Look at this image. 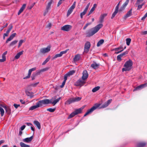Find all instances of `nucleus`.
Returning <instances> with one entry per match:
<instances>
[{"mask_svg": "<svg viewBox=\"0 0 147 147\" xmlns=\"http://www.w3.org/2000/svg\"><path fill=\"white\" fill-rule=\"evenodd\" d=\"M55 108L52 109L51 108L48 109H47V110L48 111H49L50 112H54L55 110Z\"/></svg>", "mask_w": 147, "mask_h": 147, "instance_id": "42", "label": "nucleus"}, {"mask_svg": "<svg viewBox=\"0 0 147 147\" xmlns=\"http://www.w3.org/2000/svg\"><path fill=\"white\" fill-rule=\"evenodd\" d=\"M91 24V22H89L86 24L85 25L83 29L85 30L88 25H90Z\"/></svg>", "mask_w": 147, "mask_h": 147, "instance_id": "49", "label": "nucleus"}, {"mask_svg": "<svg viewBox=\"0 0 147 147\" xmlns=\"http://www.w3.org/2000/svg\"><path fill=\"white\" fill-rule=\"evenodd\" d=\"M36 67H35L33 68H32L31 69H30L28 71V75L27 76H26L23 79H28L30 78L32 72V71H34L36 70Z\"/></svg>", "mask_w": 147, "mask_h": 147, "instance_id": "9", "label": "nucleus"}, {"mask_svg": "<svg viewBox=\"0 0 147 147\" xmlns=\"http://www.w3.org/2000/svg\"><path fill=\"white\" fill-rule=\"evenodd\" d=\"M146 145L145 142H141L138 143L137 144V147H143Z\"/></svg>", "mask_w": 147, "mask_h": 147, "instance_id": "25", "label": "nucleus"}, {"mask_svg": "<svg viewBox=\"0 0 147 147\" xmlns=\"http://www.w3.org/2000/svg\"><path fill=\"white\" fill-rule=\"evenodd\" d=\"M141 34L142 35H146L147 34V31L142 32H141Z\"/></svg>", "mask_w": 147, "mask_h": 147, "instance_id": "59", "label": "nucleus"}, {"mask_svg": "<svg viewBox=\"0 0 147 147\" xmlns=\"http://www.w3.org/2000/svg\"><path fill=\"white\" fill-rule=\"evenodd\" d=\"M86 83V81L82 78L79 79L75 83L76 86H83Z\"/></svg>", "mask_w": 147, "mask_h": 147, "instance_id": "5", "label": "nucleus"}, {"mask_svg": "<svg viewBox=\"0 0 147 147\" xmlns=\"http://www.w3.org/2000/svg\"><path fill=\"white\" fill-rule=\"evenodd\" d=\"M53 1L52 0H50L49 2L48 3L47 7L46 8H47V9H50L51 8V6L53 3Z\"/></svg>", "mask_w": 147, "mask_h": 147, "instance_id": "28", "label": "nucleus"}, {"mask_svg": "<svg viewBox=\"0 0 147 147\" xmlns=\"http://www.w3.org/2000/svg\"><path fill=\"white\" fill-rule=\"evenodd\" d=\"M123 47L122 46H120L119 47L116 48L112 50V51H119L118 52H115V53L117 54L123 51Z\"/></svg>", "mask_w": 147, "mask_h": 147, "instance_id": "11", "label": "nucleus"}, {"mask_svg": "<svg viewBox=\"0 0 147 147\" xmlns=\"http://www.w3.org/2000/svg\"><path fill=\"white\" fill-rule=\"evenodd\" d=\"M128 53V51H126L125 52L121 54H120V55L121 56V57H122L123 56L127 54Z\"/></svg>", "mask_w": 147, "mask_h": 147, "instance_id": "57", "label": "nucleus"}, {"mask_svg": "<svg viewBox=\"0 0 147 147\" xmlns=\"http://www.w3.org/2000/svg\"><path fill=\"white\" fill-rule=\"evenodd\" d=\"M85 107V106H83L81 108L78 109H76L75 111H74V112L75 113L76 115L81 113L82 110Z\"/></svg>", "mask_w": 147, "mask_h": 147, "instance_id": "18", "label": "nucleus"}, {"mask_svg": "<svg viewBox=\"0 0 147 147\" xmlns=\"http://www.w3.org/2000/svg\"><path fill=\"white\" fill-rule=\"evenodd\" d=\"M129 0H126L125 2L123 4L122 6L119 9V11H121L124 9L126 6L128 4Z\"/></svg>", "mask_w": 147, "mask_h": 147, "instance_id": "12", "label": "nucleus"}, {"mask_svg": "<svg viewBox=\"0 0 147 147\" xmlns=\"http://www.w3.org/2000/svg\"><path fill=\"white\" fill-rule=\"evenodd\" d=\"M102 26V24H99L94 28L87 31L86 33V36L89 37L92 36L96 33Z\"/></svg>", "mask_w": 147, "mask_h": 147, "instance_id": "1", "label": "nucleus"}, {"mask_svg": "<svg viewBox=\"0 0 147 147\" xmlns=\"http://www.w3.org/2000/svg\"><path fill=\"white\" fill-rule=\"evenodd\" d=\"M18 42V41L17 40H14L10 44L9 46L12 47L13 46L17 43Z\"/></svg>", "mask_w": 147, "mask_h": 147, "instance_id": "33", "label": "nucleus"}, {"mask_svg": "<svg viewBox=\"0 0 147 147\" xmlns=\"http://www.w3.org/2000/svg\"><path fill=\"white\" fill-rule=\"evenodd\" d=\"M146 84H142L140 86H139L136 87V88H135L134 90V91H135L137 90H140V89L143 88V87H144L145 86H146Z\"/></svg>", "mask_w": 147, "mask_h": 147, "instance_id": "21", "label": "nucleus"}, {"mask_svg": "<svg viewBox=\"0 0 147 147\" xmlns=\"http://www.w3.org/2000/svg\"><path fill=\"white\" fill-rule=\"evenodd\" d=\"M6 60L5 56L2 54V59H0V62H3Z\"/></svg>", "mask_w": 147, "mask_h": 147, "instance_id": "40", "label": "nucleus"}, {"mask_svg": "<svg viewBox=\"0 0 147 147\" xmlns=\"http://www.w3.org/2000/svg\"><path fill=\"white\" fill-rule=\"evenodd\" d=\"M52 103V99L49 100L48 99H45L44 100L39 101L37 103V107L45 106V105Z\"/></svg>", "mask_w": 147, "mask_h": 147, "instance_id": "3", "label": "nucleus"}, {"mask_svg": "<svg viewBox=\"0 0 147 147\" xmlns=\"http://www.w3.org/2000/svg\"><path fill=\"white\" fill-rule=\"evenodd\" d=\"M144 3H142L141 5L138 4L137 9L139 10L142 7V6L144 5Z\"/></svg>", "mask_w": 147, "mask_h": 147, "instance_id": "53", "label": "nucleus"}, {"mask_svg": "<svg viewBox=\"0 0 147 147\" xmlns=\"http://www.w3.org/2000/svg\"><path fill=\"white\" fill-rule=\"evenodd\" d=\"M118 11H119L118 10H117V9H115V11L113 13L112 16H111V19L115 17V16L116 15L117 13H118Z\"/></svg>", "mask_w": 147, "mask_h": 147, "instance_id": "29", "label": "nucleus"}, {"mask_svg": "<svg viewBox=\"0 0 147 147\" xmlns=\"http://www.w3.org/2000/svg\"><path fill=\"white\" fill-rule=\"evenodd\" d=\"M37 128L39 129H40L41 128L40 125V123L37 121Z\"/></svg>", "mask_w": 147, "mask_h": 147, "instance_id": "61", "label": "nucleus"}, {"mask_svg": "<svg viewBox=\"0 0 147 147\" xmlns=\"http://www.w3.org/2000/svg\"><path fill=\"white\" fill-rule=\"evenodd\" d=\"M133 62L131 59L127 61L123 65L124 68L122 69L123 72L130 70L132 68Z\"/></svg>", "mask_w": 147, "mask_h": 147, "instance_id": "2", "label": "nucleus"}, {"mask_svg": "<svg viewBox=\"0 0 147 147\" xmlns=\"http://www.w3.org/2000/svg\"><path fill=\"white\" fill-rule=\"evenodd\" d=\"M13 106L16 109H17L20 106V105L15 104L13 105Z\"/></svg>", "mask_w": 147, "mask_h": 147, "instance_id": "64", "label": "nucleus"}, {"mask_svg": "<svg viewBox=\"0 0 147 147\" xmlns=\"http://www.w3.org/2000/svg\"><path fill=\"white\" fill-rule=\"evenodd\" d=\"M33 138V136H32L29 138H27L23 140V141L26 142H31Z\"/></svg>", "mask_w": 147, "mask_h": 147, "instance_id": "19", "label": "nucleus"}, {"mask_svg": "<svg viewBox=\"0 0 147 147\" xmlns=\"http://www.w3.org/2000/svg\"><path fill=\"white\" fill-rule=\"evenodd\" d=\"M16 35V33H14L11 34L9 36V37L7 39L6 41V43H7L9 41H10Z\"/></svg>", "mask_w": 147, "mask_h": 147, "instance_id": "17", "label": "nucleus"}, {"mask_svg": "<svg viewBox=\"0 0 147 147\" xmlns=\"http://www.w3.org/2000/svg\"><path fill=\"white\" fill-rule=\"evenodd\" d=\"M90 47V44L89 42H87L85 45L84 48V52L87 53L89 51Z\"/></svg>", "mask_w": 147, "mask_h": 147, "instance_id": "8", "label": "nucleus"}, {"mask_svg": "<svg viewBox=\"0 0 147 147\" xmlns=\"http://www.w3.org/2000/svg\"><path fill=\"white\" fill-rule=\"evenodd\" d=\"M82 98L81 97H77L75 98H71L68 100L66 103L69 104L76 102H78Z\"/></svg>", "mask_w": 147, "mask_h": 147, "instance_id": "4", "label": "nucleus"}, {"mask_svg": "<svg viewBox=\"0 0 147 147\" xmlns=\"http://www.w3.org/2000/svg\"><path fill=\"white\" fill-rule=\"evenodd\" d=\"M36 4L35 2H34L33 3H32L31 5H30L28 7V9H31Z\"/></svg>", "mask_w": 147, "mask_h": 147, "instance_id": "50", "label": "nucleus"}, {"mask_svg": "<svg viewBox=\"0 0 147 147\" xmlns=\"http://www.w3.org/2000/svg\"><path fill=\"white\" fill-rule=\"evenodd\" d=\"M2 107L5 109L6 112L8 115H9L11 113V109L9 107H7L5 106H3L2 105H0Z\"/></svg>", "mask_w": 147, "mask_h": 147, "instance_id": "14", "label": "nucleus"}, {"mask_svg": "<svg viewBox=\"0 0 147 147\" xmlns=\"http://www.w3.org/2000/svg\"><path fill=\"white\" fill-rule=\"evenodd\" d=\"M121 57H122L120 55H118L117 57V60L119 61H121Z\"/></svg>", "mask_w": 147, "mask_h": 147, "instance_id": "51", "label": "nucleus"}, {"mask_svg": "<svg viewBox=\"0 0 147 147\" xmlns=\"http://www.w3.org/2000/svg\"><path fill=\"white\" fill-rule=\"evenodd\" d=\"M9 28L7 30L10 32L13 28V26L12 24H11L9 25Z\"/></svg>", "mask_w": 147, "mask_h": 147, "instance_id": "56", "label": "nucleus"}, {"mask_svg": "<svg viewBox=\"0 0 147 147\" xmlns=\"http://www.w3.org/2000/svg\"><path fill=\"white\" fill-rule=\"evenodd\" d=\"M65 0H60L58 3L57 6H59Z\"/></svg>", "mask_w": 147, "mask_h": 147, "instance_id": "58", "label": "nucleus"}, {"mask_svg": "<svg viewBox=\"0 0 147 147\" xmlns=\"http://www.w3.org/2000/svg\"><path fill=\"white\" fill-rule=\"evenodd\" d=\"M20 145L21 147H30V146L27 145L22 142L20 143Z\"/></svg>", "mask_w": 147, "mask_h": 147, "instance_id": "34", "label": "nucleus"}, {"mask_svg": "<svg viewBox=\"0 0 147 147\" xmlns=\"http://www.w3.org/2000/svg\"><path fill=\"white\" fill-rule=\"evenodd\" d=\"M132 15L131 9L125 15V18H127L130 16Z\"/></svg>", "mask_w": 147, "mask_h": 147, "instance_id": "27", "label": "nucleus"}, {"mask_svg": "<svg viewBox=\"0 0 147 147\" xmlns=\"http://www.w3.org/2000/svg\"><path fill=\"white\" fill-rule=\"evenodd\" d=\"M37 74V73L33 74L31 76L32 80H33L35 79Z\"/></svg>", "mask_w": 147, "mask_h": 147, "instance_id": "47", "label": "nucleus"}, {"mask_svg": "<svg viewBox=\"0 0 147 147\" xmlns=\"http://www.w3.org/2000/svg\"><path fill=\"white\" fill-rule=\"evenodd\" d=\"M82 75V78L85 80L88 77V75L87 71L86 70H84L83 72Z\"/></svg>", "mask_w": 147, "mask_h": 147, "instance_id": "13", "label": "nucleus"}, {"mask_svg": "<svg viewBox=\"0 0 147 147\" xmlns=\"http://www.w3.org/2000/svg\"><path fill=\"white\" fill-rule=\"evenodd\" d=\"M87 10H86L84 9V10L82 12H81L80 14V16L81 17V18L82 19L83 18V16L86 13Z\"/></svg>", "mask_w": 147, "mask_h": 147, "instance_id": "31", "label": "nucleus"}, {"mask_svg": "<svg viewBox=\"0 0 147 147\" xmlns=\"http://www.w3.org/2000/svg\"><path fill=\"white\" fill-rule=\"evenodd\" d=\"M75 8L74 7L72 6H71L70 8L68 9L67 13V16H69L70 14L72 13V11H73L74 9Z\"/></svg>", "mask_w": 147, "mask_h": 147, "instance_id": "23", "label": "nucleus"}, {"mask_svg": "<svg viewBox=\"0 0 147 147\" xmlns=\"http://www.w3.org/2000/svg\"><path fill=\"white\" fill-rule=\"evenodd\" d=\"M107 13H104L101 15L100 19V22H102L103 21L104 18L107 16Z\"/></svg>", "mask_w": 147, "mask_h": 147, "instance_id": "22", "label": "nucleus"}, {"mask_svg": "<svg viewBox=\"0 0 147 147\" xmlns=\"http://www.w3.org/2000/svg\"><path fill=\"white\" fill-rule=\"evenodd\" d=\"M50 56H49L42 63V65H45L50 60Z\"/></svg>", "mask_w": 147, "mask_h": 147, "instance_id": "30", "label": "nucleus"}, {"mask_svg": "<svg viewBox=\"0 0 147 147\" xmlns=\"http://www.w3.org/2000/svg\"><path fill=\"white\" fill-rule=\"evenodd\" d=\"M72 26L70 25H67L64 26L61 28L62 30L68 32L69 31L71 28Z\"/></svg>", "mask_w": 147, "mask_h": 147, "instance_id": "6", "label": "nucleus"}, {"mask_svg": "<svg viewBox=\"0 0 147 147\" xmlns=\"http://www.w3.org/2000/svg\"><path fill=\"white\" fill-rule=\"evenodd\" d=\"M68 50H69L68 49H67L64 51H61V52H60V53L61 55L62 56L63 54L66 53L67 52V51H68Z\"/></svg>", "mask_w": 147, "mask_h": 147, "instance_id": "52", "label": "nucleus"}, {"mask_svg": "<svg viewBox=\"0 0 147 147\" xmlns=\"http://www.w3.org/2000/svg\"><path fill=\"white\" fill-rule=\"evenodd\" d=\"M68 76H69L68 75H67V74L64 76V81L66 82V80H67V77Z\"/></svg>", "mask_w": 147, "mask_h": 147, "instance_id": "60", "label": "nucleus"}, {"mask_svg": "<svg viewBox=\"0 0 147 147\" xmlns=\"http://www.w3.org/2000/svg\"><path fill=\"white\" fill-rule=\"evenodd\" d=\"M98 106H93L90 109L88 110L87 112L84 115V117L86 116L87 115L91 113L94 111L97 108H98Z\"/></svg>", "mask_w": 147, "mask_h": 147, "instance_id": "7", "label": "nucleus"}, {"mask_svg": "<svg viewBox=\"0 0 147 147\" xmlns=\"http://www.w3.org/2000/svg\"><path fill=\"white\" fill-rule=\"evenodd\" d=\"M80 55H76L74 58V61L75 62L78 61L80 59Z\"/></svg>", "mask_w": 147, "mask_h": 147, "instance_id": "26", "label": "nucleus"}, {"mask_svg": "<svg viewBox=\"0 0 147 147\" xmlns=\"http://www.w3.org/2000/svg\"><path fill=\"white\" fill-rule=\"evenodd\" d=\"M104 42V40L103 39H101L97 43V46L98 47L100 46Z\"/></svg>", "mask_w": 147, "mask_h": 147, "instance_id": "32", "label": "nucleus"}, {"mask_svg": "<svg viewBox=\"0 0 147 147\" xmlns=\"http://www.w3.org/2000/svg\"><path fill=\"white\" fill-rule=\"evenodd\" d=\"M76 115L74 111L71 113L68 117L67 119H69L73 117L74 116Z\"/></svg>", "mask_w": 147, "mask_h": 147, "instance_id": "35", "label": "nucleus"}, {"mask_svg": "<svg viewBox=\"0 0 147 147\" xmlns=\"http://www.w3.org/2000/svg\"><path fill=\"white\" fill-rule=\"evenodd\" d=\"M61 98H58V99H56L55 100L53 101V102L52 101V103L54 105H55L59 101L60 99Z\"/></svg>", "mask_w": 147, "mask_h": 147, "instance_id": "36", "label": "nucleus"}, {"mask_svg": "<svg viewBox=\"0 0 147 147\" xmlns=\"http://www.w3.org/2000/svg\"><path fill=\"white\" fill-rule=\"evenodd\" d=\"M112 99L109 100L107 102H106L104 104L102 105V107L104 108L107 107L112 102Z\"/></svg>", "mask_w": 147, "mask_h": 147, "instance_id": "15", "label": "nucleus"}, {"mask_svg": "<svg viewBox=\"0 0 147 147\" xmlns=\"http://www.w3.org/2000/svg\"><path fill=\"white\" fill-rule=\"evenodd\" d=\"M26 5L25 4H23L18 12V15H20V13L23 12L24 9H25Z\"/></svg>", "mask_w": 147, "mask_h": 147, "instance_id": "20", "label": "nucleus"}, {"mask_svg": "<svg viewBox=\"0 0 147 147\" xmlns=\"http://www.w3.org/2000/svg\"><path fill=\"white\" fill-rule=\"evenodd\" d=\"M144 1V0H137L136 3V4H140L141 3Z\"/></svg>", "mask_w": 147, "mask_h": 147, "instance_id": "54", "label": "nucleus"}, {"mask_svg": "<svg viewBox=\"0 0 147 147\" xmlns=\"http://www.w3.org/2000/svg\"><path fill=\"white\" fill-rule=\"evenodd\" d=\"M90 3H88V4H87V5L86 8H85V9L86 10H88V8L89 7L90 5Z\"/></svg>", "mask_w": 147, "mask_h": 147, "instance_id": "62", "label": "nucleus"}, {"mask_svg": "<svg viewBox=\"0 0 147 147\" xmlns=\"http://www.w3.org/2000/svg\"><path fill=\"white\" fill-rule=\"evenodd\" d=\"M23 51H22L17 53L15 57V58L18 59L19 58L20 55L23 54Z\"/></svg>", "mask_w": 147, "mask_h": 147, "instance_id": "24", "label": "nucleus"}, {"mask_svg": "<svg viewBox=\"0 0 147 147\" xmlns=\"http://www.w3.org/2000/svg\"><path fill=\"white\" fill-rule=\"evenodd\" d=\"M99 66V64L94 62L91 65V67L94 69L98 68Z\"/></svg>", "mask_w": 147, "mask_h": 147, "instance_id": "16", "label": "nucleus"}, {"mask_svg": "<svg viewBox=\"0 0 147 147\" xmlns=\"http://www.w3.org/2000/svg\"><path fill=\"white\" fill-rule=\"evenodd\" d=\"M75 70H72L70 71L69 72H68L67 74V75H68V76H69L72 75L74 73H75Z\"/></svg>", "mask_w": 147, "mask_h": 147, "instance_id": "39", "label": "nucleus"}, {"mask_svg": "<svg viewBox=\"0 0 147 147\" xmlns=\"http://www.w3.org/2000/svg\"><path fill=\"white\" fill-rule=\"evenodd\" d=\"M100 88V87L99 86L96 87L92 89V91L93 92H95L98 90Z\"/></svg>", "mask_w": 147, "mask_h": 147, "instance_id": "37", "label": "nucleus"}, {"mask_svg": "<svg viewBox=\"0 0 147 147\" xmlns=\"http://www.w3.org/2000/svg\"><path fill=\"white\" fill-rule=\"evenodd\" d=\"M0 112L1 114V116L2 117L4 115V111L3 108L0 107Z\"/></svg>", "mask_w": 147, "mask_h": 147, "instance_id": "38", "label": "nucleus"}, {"mask_svg": "<svg viewBox=\"0 0 147 147\" xmlns=\"http://www.w3.org/2000/svg\"><path fill=\"white\" fill-rule=\"evenodd\" d=\"M51 23H49L48 24L47 26V28H48L50 29L51 27Z\"/></svg>", "mask_w": 147, "mask_h": 147, "instance_id": "63", "label": "nucleus"}, {"mask_svg": "<svg viewBox=\"0 0 147 147\" xmlns=\"http://www.w3.org/2000/svg\"><path fill=\"white\" fill-rule=\"evenodd\" d=\"M49 69L48 68L46 67L43 69H41L39 72V73H40L42 72H44L47 70Z\"/></svg>", "mask_w": 147, "mask_h": 147, "instance_id": "48", "label": "nucleus"}, {"mask_svg": "<svg viewBox=\"0 0 147 147\" xmlns=\"http://www.w3.org/2000/svg\"><path fill=\"white\" fill-rule=\"evenodd\" d=\"M126 43L127 45H129L131 41V39L130 38H128L126 40Z\"/></svg>", "mask_w": 147, "mask_h": 147, "instance_id": "44", "label": "nucleus"}, {"mask_svg": "<svg viewBox=\"0 0 147 147\" xmlns=\"http://www.w3.org/2000/svg\"><path fill=\"white\" fill-rule=\"evenodd\" d=\"M37 108V105L30 107L29 108V110H32L34 109H36Z\"/></svg>", "mask_w": 147, "mask_h": 147, "instance_id": "45", "label": "nucleus"}, {"mask_svg": "<svg viewBox=\"0 0 147 147\" xmlns=\"http://www.w3.org/2000/svg\"><path fill=\"white\" fill-rule=\"evenodd\" d=\"M8 25V24L6 23L5 25L2 26L1 28V31H2L4 28L6 27Z\"/></svg>", "mask_w": 147, "mask_h": 147, "instance_id": "55", "label": "nucleus"}, {"mask_svg": "<svg viewBox=\"0 0 147 147\" xmlns=\"http://www.w3.org/2000/svg\"><path fill=\"white\" fill-rule=\"evenodd\" d=\"M62 56L60 53L59 54H56L53 58V59H55L56 58H57L58 57H60Z\"/></svg>", "mask_w": 147, "mask_h": 147, "instance_id": "43", "label": "nucleus"}, {"mask_svg": "<svg viewBox=\"0 0 147 147\" xmlns=\"http://www.w3.org/2000/svg\"><path fill=\"white\" fill-rule=\"evenodd\" d=\"M51 47L48 46L46 48H43L40 49V52L43 53H45L49 52L50 50Z\"/></svg>", "mask_w": 147, "mask_h": 147, "instance_id": "10", "label": "nucleus"}, {"mask_svg": "<svg viewBox=\"0 0 147 147\" xmlns=\"http://www.w3.org/2000/svg\"><path fill=\"white\" fill-rule=\"evenodd\" d=\"M24 41L23 40H21L19 41L18 45V48L20 47L22 45V43L24 42Z\"/></svg>", "mask_w": 147, "mask_h": 147, "instance_id": "41", "label": "nucleus"}, {"mask_svg": "<svg viewBox=\"0 0 147 147\" xmlns=\"http://www.w3.org/2000/svg\"><path fill=\"white\" fill-rule=\"evenodd\" d=\"M26 94L28 96H30V97H31V96L32 95V93H30V92H29L28 91H26Z\"/></svg>", "mask_w": 147, "mask_h": 147, "instance_id": "46", "label": "nucleus"}]
</instances>
